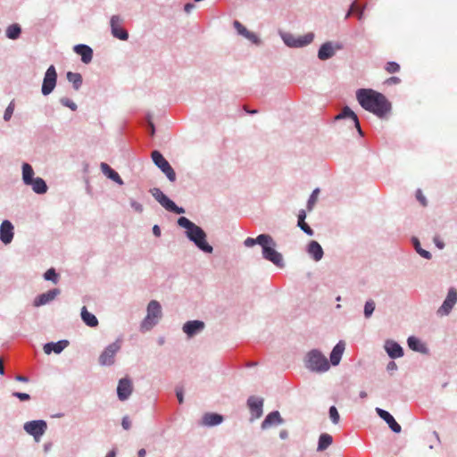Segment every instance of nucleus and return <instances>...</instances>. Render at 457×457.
Returning <instances> with one entry per match:
<instances>
[{
  "label": "nucleus",
  "instance_id": "obj_61",
  "mask_svg": "<svg viewBox=\"0 0 457 457\" xmlns=\"http://www.w3.org/2000/svg\"><path fill=\"white\" fill-rule=\"evenodd\" d=\"M153 233L155 237H160L161 236V229L159 228L158 225H154L153 227Z\"/></svg>",
  "mask_w": 457,
  "mask_h": 457
},
{
  "label": "nucleus",
  "instance_id": "obj_31",
  "mask_svg": "<svg viewBox=\"0 0 457 457\" xmlns=\"http://www.w3.org/2000/svg\"><path fill=\"white\" fill-rule=\"evenodd\" d=\"M101 170L103 173L112 180L119 183L120 185L123 184V181L120 179V175L114 170H112L107 163L102 162Z\"/></svg>",
  "mask_w": 457,
  "mask_h": 457
},
{
  "label": "nucleus",
  "instance_id": "obj_21",
  "mask_svg": "<svg viewBox=\"0 0 457 457\" xmlns=\"http://www.w3.org/2000/svg\"><path fill=\"white\" fill-rule=\"evenodd\" d=\"M284 423V420L282 419L278 411H273L270 412L263 421L261 424V428L262 430L268 429L272 426H278Z\"/></svg>",
  "mask_w": 457,
  "mask_h": 457
},
{
  "label": "nucleus",
  "instance_id": "obj_30",
  "mask_svg": "<svg viewBox=\"0 0 457 457\" xmlns=\"http://www.w3.org/2000/svg\"><path fill=\"white\" fill-rule=\"evenodd\" d=\"M306 219V212L304 210H300L298 213V220L297 226L303 230L306 235L312 236L314 234L313 229L305 222Z\"/></svg>",
  "mask_w": 457,
  "mask_h": 457
},
{
  "label": "nucleus",
  "instance_id": "obj_32",
  "mask_svg": "<svg viewBox=\"0 0 457 457\" xmlns=\"http://www.w3.org/2000/svg\"><path fill=\"white\" fill-rule=\"evenodd\" d=\"M343 119H351L353 125H358V117L348 106H345L342 111L335 117L336 120Z\"/></svg>",
  "mask_w": 457,
  "mask_h": 457
},
{
  "label": "nucleus",
  "instance_id": "obj_46",
  "mask_svg": "<svg viewBox=\"0 0 457 457\" xmlns=\"http://www.w3.org/2000/svg\"><path fill=\"white\" fill-rule=\"evenodd\" d=\"M415 195L416 199L420 203L422 206L426 207L428 205V200L426 196L423 195L421 189H417Z\"/></svg>",
  "mask_w": 457,
  "mask_h": 457
},
{
  "label": "nucleus",
  "instance_id": "obj_42",
  "mask_svg": "<svg viewBox=\"0 0 457 457\" xmlns=\"http://www.w3.org/2000/svg\"><path fill=\"white\" fill-rule=\"evenodd\" d=\"M329 418L331 422L335 425L339 423L340 415L336 406H331L328 410Z\"/></svg>",
  "mask_w": 457,
  "mask_h": 457
},
{
  "label": "nucleus",
  "instance_id": "obj_1",
  "mask_svg": "<svg viewBox=\"0 0 457 457\" xmlns=\"http://www.w3.org/2000/svg\"><path fill=\"white\" fill-rule=\"evenodd\" d=\"M359 104L379 119H384L392 111V104L382 94L371 88H360L356 91Z\"/></svg>",
  "mask_w": 457,
  "mask_h": 457
},
{
  "label": "nucleus",
  "instance_id": "obj_57",
  "mask_svg": "<svg viewBox=\"0 0 457 457\" xmlns=\"http://www.w3.org/2000/svg\"><path fill=\"white\" fill-rule=\"evenodd\" d=\"M195 4H193V3H187V4H185V6H184V11H185L187 13H189V12H191V11H192L193 9H195Z\"/></svg>",
  "mask_w": 457,
  "mask_h": 457
},
{
  "label": "nucleus",
  "instance_id": "obj_41",
  "mask_svg": "<svg viewBox=\"0 0 457 457\" xmlns=\"http://www.w3.org/2000/svg\"><path fill=\"white\" fill-rule=\"evenodd\" d=\"M320 193V189L319 188H315L312 193L311 194L308 201H307V210L309 212H311L312 209H313V206L317 201V197H318V195Z\"/></svg>",
  "mask_w": 457,
  "mask_h": 457
},
{
  "label": "nucleus",
  "instance_id": "obj_35",
  "mask_svg": "<svg viewBox=\"0 0 457 457\" xmlns=\"http://www.w3.org/2000/svg\"><path fill=\"white\" fill-rule=\"evenodd\" d=\"M333 442V437L327 433H323L319 437L317 451L322 452L326 450Z\"/></svg>",
  "mask_w": 457,
  "mask_h": 457
},
{
  "label": "nucleus",
  "instance_id": "obj_24",
  "mask_svg": "<svg viewBox=\"0 0 457 457\" xmlns=\"http://www.w3.org/2000/svg\"><path fill=\"white\" fill-rule=\"evenodd\" d=\"M60 294V290L58 288H54L47 291L46 293L39 295L34 301V306L38 307L47 303L53 301L58 295Z\"/></svg>",
  "mask_w": 457,
  "mask_h": 457
},
{
  "label": "nucleus",
  "instance_id": "obj_23",
  "mask_svg": "<svg viewBox=\"0 0 457 457\" xmlns=\"http://www.w3.org/2000/svg\"><path fill=\"white\" fill-rule=\"evenodd\" d=\"M345 349V343L340 340L332 349L329 356L330 363L333 366H337L340 363L343 353Z\"/></svg>",
  "mask_w": 457,
  "mask_h": 457
},
{
  "label": "nucleus",
  "instance_id": "obj_10",
  "mask_svg": "<svg viewBox=\"0 0 457 457\" xmlns=\"http://www.w3.org/2000/svg\"><path fill=\"white\" fill-rule=\"evenodd\" d=\"M343 45L339 42L327 41L322 44L318 50V58L320 61H326L332 58L336 52L343 49Z\"/></svg>",
  "mask_w": 457,
  "mask_h": 457
},
{
  "label": "nucleus",
  "instance_id": "obj_28",
  "mask_svg": "<svg viewBox=\"0 0 457 457\" xmlns=\"http://www.w3.org/2000/svg\"><path fill=\"white\" fill-rule=\"evenodd\" d=\"M269 241H271V236L268 234H261L256 238L247 237L244 241V245L245 247H252L255 245H260L262 246V245L268 243Z\"/></svg>",
  "mask_w": 457,
  "mask_h": 457
},
{
  "label": "nucleus",
  "instance_id": "obj_43",
  "mask_svg": "<svg viewBox=\"0 0 457 457\" xmlns=\"http://www.w3.org/2000/svg\"><path fill=\"white\" fill-rule=\"evenodd\" d=\"M233 25L239 35L243 36L244 37H246L249 30L240 21H234Z\"/></svg>",
  "mask_w": 457,
  "mask_h": 457
},
{
  "label": "nucleus",
  "instance_id": "obj_19",
  "mask_svg": "<svg viewBox=\"0 0 457 457\" xmlns=\"http://www.w3.org/2000/svg\"><path fill=\"white\" fill-rule=\"evenodd\" d=\"M14 236V228L11 221L4 220L0 226V240L4 244H10Z\"/></svg>",
  "mask_w": 457,
  "mask_h": 457
},
{
  "label": "nucleus",
  "instance_id": "obj_50",
  "mask_svg": "<svg viewBox=\"0 0 457 457\" xmlns=\"http://www.w3.org/2000/svg\"><path fill=\"white\" fill-rule=\"evenodd\" d=\"M433 243L440 250L444 249L445 246V244L444 243V241L440 238V237L438 235L434 236Z\"/></svg>",
  "mask_w": 457,
  "mask_h": 457
},
{
  "label": "nucleus",
  "instance_id": "obj_54",
  "mask_svg": "<svg viewBox=\"0 0 457 457\" xmlns=\"http://www.w3.org/2000/svg\"><path fill=\"white\" fill-rule=\"evenodd\" d=\"M421 257H423L424 259H427V260H430L432 258V254L430 252L425 250V249H421L420 251V253H418Z\"/></svg>",
  "mask_w": 457,
  "mask_h": 457
},
{
  "label": "nucleus",
  "instance_id": "obj_58",
  "mask_svg": "<svg viewBox=\"0 0 457 457\" xmlns=\"http://www.w3.org/2000/svg\"><path fill=\"white\" fill-rule=\"evenodd\" d=\"M401 82L400 78L398 77H391L386 80V83L388 84H399Z\"/></svg>",
  "mask_w": 457,
  "mask_h": 457
},
{
  "label": "nucleus",
  "instance_id": "obj_49",
  "mask_svg": "<svg viewBox=\"0 0 457 457\" xmlns=\"http://www.w3.org/2000/svg\"><path fill=\"white\" fill-rule=\"evenodd\" d=\"M245 38H247L248 40H250L253 44L254 45H260L261 44V39L259 38V37L253 33V32H251L249 31L248 34L246 35Z\"/></svg>",
  "mask_w": 457,
  "mask_h": 457
},
{
  "label": "nucleus",
  "instance_id": "obj_53",
  "mask_svg": "<svg viewBox=\"0 0 457 457\" xmlns=\"http://www.w3.org/2000/svg\"><path fill=\"white\" fill-rule=\"evenodd\" d=\"M397 369V364L394 361H389L386 365V370L388 372L395 371Z\"/></svg>",
  "mask_w": 457,
  "mask_h": 457
},
{
  "label": "nucleus",
  "instance_id": "obj_26",
  "mask_svg": "<svg viewBox=\"0 0 457 457\" xmlns=\"http://www.w3.org/2000/svg\"><path fill=\"white\" fill-rule=\"evenodd\" d=\"M74 52L81 56L84 63H89L93 58V50L87 45H77L73 48Z\"/></svg>",
  "mask_w": 457,
  "mask_h": 457
},
{
  "label": "nucleus",
  "instance_id": "obj_25",
  "mask_svg": "<svg viewBox=\"0 0 457 457\" xmlns=\"http://www.w3.org/2000/svg\"><path fill=\"white\" fill-rule=\"evenodd\" d=\"M307 253L315 262L320 261L324 255L320 244L314 240L309 243Z\"/></svg>",
  "mask_w": 457,
  "mask_h": 457
},
{
  "label": "nucleus",
  "instance_id": "obj_39",
  "mask_svg": "<svg viewBox=\"0 0 457 457\" xmlns=\"http://www.w3.org/2000/svg\"><path fill=\"white\" fill-rule=\"evenodd\" d=\"M21 31V27L18 24H12L6 29V36L10 39H16L20 37Z\"/></svg>",
  "mask_w": 457,
  "mask_h": 457
},
{
  "label": "nucleus",
  "instance_id": "obj_51",
  "mask_svg": "<svg viewBox=\"0 0 457 457\" xmlns=\"http://www.w3.org/2000/svg\"><path fill=\"white\" fill-rule=\"evenodd\" d=\"M12 395L19 398L21 401H28L30 399L29 395L26 393L14 392Z\"/></svg>",
  "mask_w": 457,
  "mask_h": 457
},
{
  "label": "nucleus",
  "instance_id": "obj_4",
  "mask_svg": "<svg viewBox=\"0 0 457 457\" xmlns=\"http://www.w3.org/2000/svg\"><path fill=\"white\" fill-rule=\"evenodd\" d=\"M161 317L162 307L160 303L155 300H152L147 305V314L141 322L140 330L142 332L150 330L158 323Z\"/></svg>",
  "mask_w": 457,
  "mask_h": 457
},
{
  "label": "nucleus",
  "instance_id": "obj_37",
  "mask_svg": "<svg viewBox=\"0 0 457 457\" xmlns=\"http://www.w3.org/2000/svg\"><path fill=\"white\" fill-rule=\"evenodd\" d=\"M67 79L72 83L75 90H79L82 85V77L79 73L69 71L67 73Z\"/></svg>",
  "mask_w": 457,
  "mask_h": 457
},
{
  "label": "nucleus",
  "instance_id": "obj_62",
  "mask_svg": "<svg viewBox=\"0 0 457 457\" xmlns=\"http://www.w3.org/2000/svg\"><path fill=\"white\" fill-rule=\"evenodd\" d=\"M287 436H288V433H287V430H285V429H284V430H281V431L279 432V437H280V439H283V440H284V439H287Z\"/></svg>",
  "mask_w": 457,
  "mask_h": 457
},
{
  "label": "nucleus",
  "instance_id": "obj_63",
  "mask_svg": "<svg viewBox=\"0 0 457 457\" xmlns=\"http://www.w3.org/2000/svg\"><path fill=\"white\" fill-rule=\"evenodd\" d=\"M364 9H365V6H363L362 8H360V9L357 11V15H358V19H359V20H361L362 15H363Z\"/></svg>",
  "mask_w": 457,
  "mask_h": 457
},
{
  "label": "nucleus",
  "instance_id": "obj_45",
  "mask_svg": "<svg viewBox=\"0 0 457 457\" xmlns=\"http://www.w3.org/2000/svg\"><path fill=\"white\" fill-rule=\"evenodd\" d=\"M386 71L389 73H395L400 71V65L396 62H388L386 65Z\"/></svg>",
  "mask_w": 457,
  "mask_h": 457
},
{
  "label": "nucleus",
  "instance_id": "obj_52",
  "mask_svg": "<svg viewBox=\"0 0 457 457\" xmlns=\"http://www.w3.org/2000/svg\"><path fill=\"white\" fill-rule=\"evenodd\" d=\"M411 242H412L415 251L417 253H420V251L422 249V247L420 245V242L419 238L414 237L411 238Z\"/></svg>",
  "mask_w": 457,
  "mask_h": 457
},
{
  "label": "nucleus",
  "instance_id": "obj_9",
  "mask_svg": "<svg viewBox=\"0 0 457 457\" xmlns=\"http://www.w3.org/2000/svg\"><path fill=\"white\" fill-rule=\"evenodd\" d=\"M23 428L29 435L34 437L36 442H39L47 428V425L45 420H40L26 422Z\"/></svg>",
  "mask_w": 457,
  "mask_h": 457
},
{
  "label": "nucleus",
  "instance_id": "obj_22",
  "mask_svg": "<svg viewBox=\"0 0 457 457\" xmlns=\"http://www.w3.org/2000/svg\"><path fill=\"white\" fill-rule=\"evenodd\" d=\"M408 346L411 350L423 354H428L429 349L428 348L427 345L423 343L420 338L411 336L407 339Z\"/></svg>",
  "mask_w": 457,
  "mask_h": 457
},
{
  "label": "nucleus",
  "instance_id": "obj_14",
  "mask_svg": "<svg viewBox=\"0 0 457 457\" xmlns=\"http://www.w3.org/2000/svg\"><path fill=\"white\" fill-rule=\"evenodd\" d=\"M224 420L221 414L216 412H205L200 421L199 425L202 427L212 428L220 425Z\"/></svg>",
  "mask_w": 457,
  "mask_h": 457
},
{
  "label": "nucleus",
  "instance_id": "obj_59",
  "mask_svg": "<svg viewBox=\"0 0 457 457\" xmlns=\"http://www.w3.org/2000/svg\"><path fill=\"white\" fill-rule=\"evenodd\" d=\"M173 212L175 213H184L185 212V210L184 208L180 207V206H178L174 202H173Z\"/></svg>",
  "mask_w": 457,
  "mask_h": 457
},
{
  "label": "nucleus",
  "instance_id": "obj_18",
  "mask_svg": "<svg viewBox=\"0 0 457 457\" xmlns=\"http://www.w3.org/2000/svg\"><path fill=\"white\" fill-rule=\"evenodd\" d=\"M384 349L391 359H397L403 356V347L395 341L388 339L385 342Z\"/></svg>",
  "mask_w": 457,
  "mask_h": 457
},
{
  "label": "nucleus",
  "instance_id": "obj_40",
  "mask_svg": "<svg viewBox=\"0 0 457 457\" xmlns=\"http://www.w3.org/2000/svg\"><path fill=\"white\" fill-rule=\"evenodd\" d=\"M375 302L372 299H369L365 302L363 314L366 319H370L375 311Z\"/></svg>",
  "mask_w": 457,
  "mask_h": 457
},
{
  "label": "nucleus",
  "instance_id": "obj_44",
  "mask_svg": "<svg viewBox=\"0 0 457 457\" xmlns=\"http://www.w3.org/2000/svg\"><path fill=\"white\" fill-rule=\"evenodd\" d=\"M44 278L46 280L53 281L54 283H57L58 274L55 272V270L51 268L46 271L44 274Z\"/></svg>",
  "mask_w": 457,
  "mask_h": 457
},
{
  "label": "nucleus",
  "instance_id": "obj_56",
  "mask_svg": "<svg viewBox=\"0 0 457 457\" xmlns=\"http://www.w3.org/2000/svg\"><path fill=\"white\" fill-rule=\"evenodd\" d=\"M176 396L179 403H182L184 402L183 390L181 388L176 389Z\"/></svg>",
  "mask_w": 457,
  "mask_h": 457
},
{
  "label": "nucleus",
  "instance_id": "obj_36",
  "mask_svg": "<svg viewBox=\"0 0 457 457\" xmlns=\"http://www.w3.org/2000/svg\"><path fill=\"white\" fill-rule=\"evenodd\" d=\"M425 440L427 441L428 446L430 450L441 445V439L436 431H433L430 435L427 436Z\"/></svg>",
  "mask_w": 457,
  "mask_h": 457
},
{
  "label": "nucleus",
  "instance_id": "obj_47",
  "mask_svg": "<svg viewBox=\"0 0 457 457\" xmlns=\"http://www.w3.org/2000/svg\"><path fill=\"white\" fill-rule=\"evenodd\" d=\"M61 104L66 107H69L71 110H77V104L69 98L63 97L60 100Z\"/></svg>",
  "mask_w": 457,
  "mask_h": 457
},
{
  "label": "nucleus",
  "instance_id": "obj_3",
  "mask_svg": "<svg viewBox=\"0 0 457 457\" xmlns=\"http://www.w3.org/2000/svg\"><path fill=\"white\" fill-rule=\"evenodd\" d=\"M304 366L308 370L315 373H324L330 368L328 359L318 349H312L306 353Z\"/></svg>",
  "mask_w": 457,
  "mask_h": 457
},
{
  "label": "nucleus",
  "instance_id": "obj_7",
  "mask_svg": "<svg viewBox=\"0 0 457 457\" xmlns=\"http://www.w3.org/2000/svg\"><path fill=\"white\" fill-rule=\"evenodd\" d=\"M457 303V290L454 287H450L448 289L445 299L444 300L441 306L436 311V315L438 317H445L448 316L454 305Z\"/></svg>",
  "mask_w": 457,
  "mask_h": 457
},
{
  "label": "nucleus",
  "instance_id": "obj_11",
  "mask_svg": "<svg viewBox=\"0 0 457 457\" xmlns=\"http://www.w3.org/2000/svg\"><path fill=\"white\" fill-rule=\"evenodd\" d=\"M263 403L262 397L251 395L248 397L246 404L251 413V420L260 419L263 414Z\"/></svg>",
  "mask_w": 457,
  "mask_h": 457
},
{
  "label": "nucleus",
  "instance_id": "obj_27",
  "mask_svg": "<svg viewBox=\"0 0 457 457\" xmlns=\"http://www.w3.org/2000/svg\"><path fill=\"white\" fill-rule=\"evenodd\" d=\"M151 193L155 200L158 201L167 211H171V200L159 188H153Z\"/></svg>",
  "mask_w": 457,
  "mask_h": 457
},
{
  "label": "nucleus",
  "instance_id": "obj_55",
  "mask_svg": "<svg viewBox=\"0 0 457 457\" xmlns=\"http://www.w3.org/2000/svg\"><path fill=\"white\" fill-rule=\"evenodd\" d=\"M121 425H122V428L126 430L129 429L130 428V426H131V422L129 419V417H124L122 419V422H121Z\"/></svg>",
  "mask_w": 457,
  "mask_h": 457
},
{
  "label": "nucleus",
  "instance_id": "obj_29",
  "mask_svg": "<svg viewBox=\"0 0 457 457\" xmlns=\"http://www.w3.org/2000/svg\"><path fill=\"white\" fill-rule=\"evenodd\" d=\"M68 341L62 340L57 343H48L44 345V351L46 354H50L52 352L60 353L67 345Z\"/></svg>",
  "mask_w": 457,
  "mask_h": 457
},
{
  "label": "nucleus",
  "instance_id": "obj_34",
  "mask_svg": "<svg viewBox=\"0 0 457 457\" xmlns=\"http://www.w3.org/2000/svg\"><path fill=\"white\" fill-rule=\"evenodd\" d=\"M28 186H31L32 189L37 194H44L47 191V186L43 179L36 178L31 180Z\"/></svg>",
  "mask_w": 457,
  "mask_h": 457
},
{
  "label": "nucleus",
  "instance_id": "obj_16",
  "mask_svg": "<svg viewBox=\"0 0 457 457\" xmlns=\"http://www.w3.org/2000/svg\"><path fill=\"white\" fill-rule=\"evenodd\" d=\"M151 156L154 164L166 174L169 179L171 180V167L168 161L162 156V154L159 151L156 150L152 152Z\"/></svg>",
  "mask_w": 457,
  "mask_h": 457
},
{
  "label": "nucleus",
  "instance_id": "obj_5",
  "mask_svg": "<svg viewBox=\"0 0 457 457\" xmlns=\"http://www.w3.org/2000/svg\"><path fill=\"white\" fill-rule=\"evenodd\" d=\"M279 35L284 44L287 46L292 48H301L306 46L310 45L314 39V34L312 32H309L298 37H295L289 32H280Z\"/></svg>",
  "mask_w": 457,
  "mask_h": 457
},
{
  "label": "nucleus",
  "instance_id": "obj_2",
  "mask_svg": "<svg viewBox=\"0 0 457 457\" xmlns=\"http://www.w3.org/2000/svg\"><path fill=\"white\" fill-rule=\"evenodd\" d=\"M177 223L185 229L186 237L204 253H212L213 247L207 242L205 231L187 217L181 216Z\"/></svg>",
  "mask_w": 457,
  "mask_h": 457
},
{
  "label": "nucleus",
  "instance_id": "obj_33",
  "mask_svg": "<svg viewBox=\"0 0 457 457\" xmlns=\"http://www.w3.org/2000/svg\"><path fill=\"white\" fill-rule=\"evenodd\" d=\"M81 319L89 327L94 328L98 325V320L96 317L90 313L85 306L81 309Z\"/></svg>",
  "mask_w": 457,
  "mask_h": 457
},
{
  "label": "nucleus",
  "instance_id": "obj_38",
  "mask_svg": "<svg viewBox=\"0 0 457 457\" xmlns=\"http://www.w3.org/2000/svg\"><path fill=\"white\" fill-rule=\"evenodd\" d=\"M33 175L34 170L32 167L29 163H24L22 165V179L26 185H29L31 183V180L34 179Z\"/></svg>",
  "mask_w": 457,
  "mask_h": 457
},
{
  "label": "nucleus",
  "instance_id": "obj_64",
  "mask_svg": "<svg viewBox=\"0 0 457 457\" xmlns=\"http://www.w3.org/2000/svg\"><path fill=\"white\" fill-rule=\"evenodd\" d=\"M16 380L18 381H21V382H28V378L27 377H24V376H21V375H18L16 377Z\"/></svg>",
  "mask_w": 457,
  "mask_h": 457
},
{
  "label": "nucleus",
  "instance_id": "obj_13",
  "mask_svg": "<svg viewBox=\"0 0 457 457\" xmlns=\"http://www.w3.org/2000/svg\"><path fill=\"white\" fill-rule=\"evenodd\" d=\"M112 34L114 37L120 40H127L129 37L128 32L122 28L123 19L119 15H113L111 18Z\"/></svg>",
  "mask_w": 457,
  "mask_h": 457
},
{
  "label": "nucleus",
  "instance_id": "obj_8",
  "mask_svg": "<svg viewBox=\"0 0 457 457\" xmlns=\"http://www.w3.org/2000/svg\"><path fill=\"white\" fill-rule=\"evenodd\" d=\"M121 343L117 340L110 344L99 356V363L103 366H111L115 361V355L120 350Z\"/></svg>",
  "mask_w": 457,
  "mask_h": 457
},
{
  "label": "nucleus",
  "instance_id": "obj_20",
  "mask_svg": "<svg viewBox=\"0 0 457 457\" xmlns=\"http://www.w3.org/2000/svg\"><path fill=\"white\" fill-rule=\"evenodd\" d=\"M133 389L132 382L130 379L125 378L119 381L117 387V395L120 401H125L131 395Z\"/></svg>",
  "mask_w": 457,
  "mask_h": 457
},
{
  "label": "nucleus",
  "instance_id": "obj_17",
  "mask_svg": "<svg viewBox=\"0 0 457 457\" xmlns=\"http://www.w3.org/2000/svg\"><path fill=\"white\" fill-rule=\"evenodd\" d=\"M376 412L380 419H382L395 433H400L402 430L401 426L396 422L395 418L386 410L377 407Z\"/></svg>",
  "mask_w": 457,
  "mask_h": 457
},
{
  "label": "nucleus",
  "instance_id": "obj_12",
  "mask_svg": "<svg viewBox=\"0 0 457 457\" xmlns=\"http://www.w3.org/2000/svg\"><path fill=\"white\" fill-rule=\"evenodd\" d=\"M57 79V73L54 65H51L45 74L42 85V94L44 96L49 95L55 87Z\"/></svg>",
  "mask_w": 457,
  "mask_h": 457
},
{
  "label": "nucleus",
  "instance_id": "obj_6",
  "mask_svg": "<svg viewBox=\"0 0 457 457\" xmlns=\"http://www.w3.org/2000/svg\"><path fill=\"white\" fill-rule=\"evenodd\" d=\"M276 242L271 237V241H269L268 243L262 245V257L272 262L274 265H276L278 268H284L285 262L283 260V256L280 253H278L276 248Z\"/></svg>",
  "mask_w": 457,
  "mask_h": 457
},
{
  "label": "nucleus",
  "instance_id": "obj_48",
  "mask_svg": "<svg viewBox=\"0 0 457 457\" xmlns=\"http://www.w3.org/2000/svg\"><path fill=\"white\" fill-rule=\"evenodd\" d=\"M13 111H14V104L13 102L12 101L9 105L7 106V108L5 109V112H4V120H9L13 113Z\"/></svg>",
  "mask_w": 457,
  "mask_h": 457
},
{
  "label": "nucleus",
  "instance_id": "obj_15",
  "mask_svg": "<svg viewBox=\"0 0 457 457\" xmlns=\"http://www.w3.org/2000/svg\"><path fill=\"white\" fill-rule=\"evenodd\" d=\"M205 328V324L202 320H188L183 325V332L188 337H193L201 333Z\"/></svg>",
  "mask_w": 457,
  "mask_h": 457
},
{
  "label": "nucleus",
  "instance_id": "obj_60",
  "mask_svg": "<svg viewBox=\"0 0 457 457\" xmlns=\"http://www.w3.org/2000/svg\"><path fill=\"white\" fill-rule=\"evenodd\" d=\"M355 6H356V3L355 2L352 3V4L350 5V8H349L347 13L345 14V19H347V18H349L351 16V14L353 13V12L355 9Z\"/></svg>",
  "mask_w": 457,
  "mask_h": 457
}]
</instances>
